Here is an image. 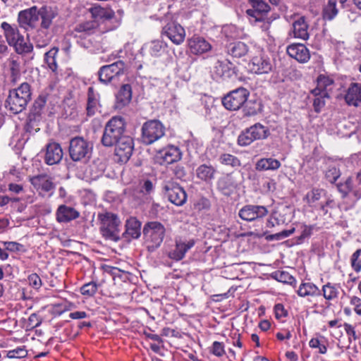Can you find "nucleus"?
<instances>
[{"instance_id":"nucleus-56","label":"nucleus","mask_w":361,"mask_h":361,"mask_svg":"<svg viewBox=\"0 0 361 361\" xmlns=\"http://www.w3.org/2000/svg\"><path fill=\"white\" fill-rule=\"evenodd\" d=\"M340 176V171L334 166L330 167L325 174L326 178L331 183H334Z\"/></svg>"},{"instance_id":"nucleus-45","label":"nucleus","mask_w":361,"mask_h":361,"mask_svg":"<svg viewBox=\"0 0 361 361\" xmlns=\"http://www.w3.org/2000/svg\"><path fill=\"white\" fill-rule=\"evenodd\" d=\"M49 306L51 307L49 311L55 316L61 314L67 310L66 305L62 299H59L57 302L49 301Z\"/></svg>"},{"instance_id":"nucleus-14","label":"nucleus","mask_w":361,"mask_h":361,"mask_svg":"<svg viewBox=\"0 0 361 361\" xmlns=\"http://www.w3.org/2000/svg\"><path fill=\"white\" fill-rule=\"evenodd\" d=\"M250 8L246 10V14L255 22H262L271 11L270 6L264 0H252Z\"/></svg>"},{"instance_id":"nucleus-12","label":"nucleus","mask_w":361,"mask_h":361,"mask_svg":"<svg viewBox=\"0 0 361 361\" xmlns=\"http://www.w3.org/2000/svg\"><path fill=\"white\" fill-rule=\"evenodd\" d=\"M161 36H166L173 44L179 45L184 42L185 29L177 22L171 20L162 27Z\"/></svg>"},{"instance_id":"nucleus-28","label":"nucleus","mask_w":361,"mask_h":361,"mask_svg":"<svg viewBox=\"0 0 361 361\" xmlns=\"http://www.w3.org/2000/svg\"><path fill=\"white\" fill-rule=\"evenodd\" d=\"M189 48L190 51L194 54H202L212 48L211 44L204 38L194 36L189 40Z\"/></svg>"},{"instance_id":"nucleus-46","label":"nucleus","mask_w":361,"mask_h":361,"mask_svg":"<svg viewBox=\"0 0 361 361\" xmlns=\"http://www.w3.org/2000/svg\"><path fill=\"white\" fill-rule=\"evenodd\" d=\"M98 289V285L94 281L84 284L80 288V293L82 295L90 298L95 295Z\"/></svg>"},{"instance_id":"nucleus-27","label":"nucleus","mask_w":361,"mask_h":361,"mask_svg":"<svg viewBox=\"0 0 361 361\" xmlns=\"http://www.w3.org/2000/svg\"><path fill=\"white\" fill-rule=\"evenodd\" d=\"M63 150L59 143L51 142L47 145V164H56L63 158Z\"/></svg>"},{"instance_id":"nucleus-64","label":"nucleus","mask_w":361,"mask_h":361,"mask_svg":"<svg viewBox=\"0 0 361 361\" xmlns=\"http://www.w3.org/2000/svg\"><path fill=\"white\" fill-rule=\"evenodd\" d=\"M2 244L4 245L6 250H8L11 252L20 251L21 249L20 247H22V245H20L19 243L11 241H4L2 242Z\"/></svg>"},{"instance_id":"nucleus-62","label":"nucleus","mask_w":361,"mask_h":361,"mask_svg":"<svg viewBox=\"0 0 361 361\" xmlns=\"http://www.w3.org/2000/svg\"><path fill=\"white\" fill-rule=\"evenodd\" d=\"M343 327L345 331L346 334L348 336V340L351 342L352 338L355 341L357 339V336L356 334L355 327L348 323H344Z\"/></svg>"},{"instance_id":"nucleus-13","label":"nucleus","mask_w":361,"mask_h":361,"mask_svg":"<svg viewBox=\"0 0 361 361\" xmlns=\"http://www.w3.org/2000/svg\"><path fill=\"white\" fill-rule=\"evenodd\" d=\"M165 194L168 200L176 206L183 205L187 200V195L184 189L178 184L168 181L164 185Z\"/></svg>"},{"instance_id":"nucleus-59","label":"nucleus","mask_w":361,"mask_h":361,"mask_svg":"<svg viewBox=\"0 0 361 361\" xmlns=\"http://www.w3.org/2000/svg\"><path fill=\"white\" fill-rule=\"evenodd\" d=\"M27 355V350L24 348L18 347L14 350H9L7 357L9 358H22Z\"/></svg>"},{"instance_id":"nucleus-38","label":"nucleus","mask_w":361,"mask_h":361,"mask_svg":"<svg viewBox=\"0 0 361 361\" xmlns=\"http://www.w3.org/2000/svg\"><path fill=\"white\" fill-rule=\"evenodd\" d=\"M228 53L234 57L240 58L247 54L248 47L242 42L231 43L228 47Z\"/></svg>"},{"instance_id":"nucleus-51","label":"nucleus","mask_w":361,"mask_h":361,"mask_svg":"<svg viewBox=\"0 0 361 361\" xmlns=\"http://www.w3.org/2000/svg\"><path fill=\"white\" fill-rule=\"evenodd\" d=\"M10 70L11 82L15 84L20 77V63L16 60H11Z\"/></svg>"},{"instance_id":"nucleus-36","label":"nucleus","mask_w":361,"mask_h":361,"mask_svg":"<svg viewBox=\"0 0 361 361\" xmlns=\"http://www.w3.org/2000/svg\"><path fill=\"white\" fill-rule=\"evenodd\" d=\"M154 192V184L149 179H145L140 182L139 184V197H142L144 200L148 201L151 200V195Z\"/></svg>"},{"instance_id":"nucleus-47","label":"nucleus","mask_w":361,"mask_h":361,"mask_svg":"<svg viewBox=\"0 0 361 361\" xmlns=\"http://www.w3.org/2000/svg\"><path fill=\"white\" fill-rule=\"evenodd\" d=\"M92 13L95 17L106 20H110L114 17V12L112 10L105 9L101 7L92 8Z\"/></svg>"},{"instance_id":"nucleus-54","label":"nucleus","mask_w":361,"mask_h":361,"mask_svg":"<svg viewBox=\"0 0 361 361\" xmlns=\"http://www.w3.org/2000/svg\"><path fill=\"white\" fill-rule=\"evenodd\" d=\"M324 192L323 190L321 189H312L311 191L307 193L306 198L307 202L309 204L314 203L318 201L321 197L322 193Z\"/></svg>"},{"instance_id":"nucleus-63","label":"nucleus","mask_w":361,"mask_h":361,"mask_svg":"<svg viewBox=\"0 0 361 361\" xmlns=\"http://www.w3.org/2000/svg\"><path fill=\"white\" fill-rule=\"evenodd\" d=\"M30 285L35 289H38L42 286V280L36 274H32L28 277Z\"/></svg>"},{"instance_id":"nucleus-9","label":"nucleus","mask_w":361,"mask_h":361,"mask_svg":"<svg viewBox=\"0 0 361 361\" xmlns=\"http://www.w3.org/2000/svg\"><path fill=\"white\" fill-rule=\"evenodd\" d=\"M250 96L249 91L239 87L231 91L222 98L223 106L229 111H237L243 106Z\"/></svg>"},{"instance_id":"nucleus-22","label":"nucleus","mask_w":361,"mask_h":361,"mask_svg":"<svg viewBox=\"0 0 361 361\" xmlns=\"http://www.w3.org/2000/svg\"><path fill=\"white\" fill-rule=\"evenodd\" d=\"M344 99L348 106L357 107L361 103V83H350L344 95Z\"/></svg>"},{"instance_id":"nucleus-53","label":"nucleus","mask_w":361,"mask_h":361,"mask_svg":"<svg viewBox=\"0 0 361 361\" xmlns=\"http://www.w3.org/2000/svg\"><path fill=\"white\" fill-rule=\"evenodd\" d=\"M275 278L280 282L285 283L292 284L293 283H295L296 280L293 276H292L289 273L286 271H278L275 273Z\"/></svg>"},{"instance_id":"nucleus-3","label":"nucleus","mask_w":361,"mask_h":361,"mask_svg":"<svg viewBox=\"0 0 361 361\" xmlns=\"http://www.w3.org/2000/svg\"><path fill=\"white\" fill-rule=\"evenodd\" d=\"M166 233L164 226L159 221L147 222L143 228L146 247L149 252H154L162 243Z\"/></svg>"},{"instance_id":"nucleus-29","label":"nucleus","mask_w":361,"mask_h":361,"mask_svg":"<svg viewBox=\"0 0 361 361\" xmlns=\"http://www.w3.org/2000/svg\"><path fill=\"white\" fill-rule=\"evenodd\" d=\"M116 107L122 109L128 105L132 99V88L129 84H125L121 86L116 94Z\"/></svg>"},{"instance_id":"nucleus-61","label":"nucleus","mask_w":361,"mask_h":361,"mask_svg":"<svg viewBox=\"0 0 361 361\" xmlns=\"http://www.w3.org/2000/svg\"><path fill=\"white\" fill-rule=\"evenodd\" d=\"M315 98L313 102L314 109L316 112H320L321 109L325 105L324 98H327V97H323L322 94H319L318 96H314Z\"/></svg>"},{"instance_id":"nucleus-26","label":"nucleus","mask_w":361,"mask_h":361,"mask_svg":"<svg viewBox=\"0 0 361 361\" xmlns=\"http://www.w3.org/2000/svg\"><path fill=\"white\" fill-rule=\"evenodd\" d=\"M194 245V240H190L188 242L176 240V247L174 250L169 252V257L172 259L179 261L185 257V253L192 247Z\"/></svg>"},{"instance_id":"nucleus-4","label":"nucleus","mask_w":361,"mask_h":361,"mask_svg":"<svg viewBox=\"0 0 361 361\" xmlns=\"http://www.w3.org/2000/svg\"><path fill=\"white\" fill-rule=\"evenodd\" d=\"M42 19V26L45 24V8H38L36 6L20 11L18 15L19 26L25 31H30L37 27L39 19Z\"/></svg>"},{"instance_id":"nucleus-31","label":"nucleus","mask_w":361,"mask_h":361,"mask_svg":"<svg viewBox=\"0 0 361 361\" xmlns=\"http://www.w3.org/2000/svg\"><path fill=\"white\" fill-rule=\"evenodd\" d=\"M297 293L300 297H319L322 295V292L319 288L313 283L304 282L302 283L298 290Z\"/></svg>"},{"instance_id":"nucleus-55","label":"nucleus","mask_w":361,"mask_h":361,"mask_svg":"<svg viewBox=\"0 0 361 361\" xmlns=\"http://www.w3.org/2000/svg\"><path fill=\"white\" fill-rule=\"evenodd\" d=\"M309 345L312 348H318L321 354H326L327 352L326 345L317 338H312L309 342Z\"/></svg>"},{"instance_id":"nucleus-49","label":"nucleus","mask_w":361,"mask_h":361,"mask_svg":"<svg viewBox=\"0 0 361 361\" xmlns=\"http://www.w3.org/2000/svg\"><path fill=\"white\" fill-rule=\"evenodd\" d=\"M314 226L312 225H302L301 226L302 231L301 234L297 237L296 242L298 244L303 243L305 238H310L314 230Z\"/></svg>"},{"instance_id":"nucleus-58","label":"nucleus","mask_w":361,"mask_h":361,"mask_svg":"<svg viewBox=\"0 0 361 361\" xmlns=\"http://www.w3.org/2000/svg\"><path fill=\"white\" fill-rule=\"evenodd\" d=\"M295 231V228H293L290 230H283V231L281 232H279V233H275V234H272V235H270L269 236L267 237V239L268 240H281V239H283L285 238H287L288 236H290L291 234H293Z\"/></svg>"},{"instance_id":"nucleus-57","label":"nucleus","mask_w":361,"mask_h":361,"mask_svg":"<svg viewBox=\"0 0 361 361\" xmlns=\"http://www.w3.org/2000/svg\"><path fill=\"white\" fill-rule=\"evenodd\" d=\"M96 24L94 22L88 21L83 23H80L77 25L75 30L79 32L90 33L94 28Z\"/></svg>"},{"instance_id":"nucleus-19","label":"nucleus","mask_w":361,"mask_h":361,"mask_svg":"<svg viewBox=\"0 0 361 361\" xmlns=\"http://www.w3.org/2000/svg\"><path fill=\"white\" fill-rule=\"evenodd\" d=\"M335 87L334 80L324 75H320L317 78V87L312 90V94L314 96H318L322 94L323 97L329 98L333 90Z\"/></svg>"},{"instance_id":"nucleus-35","label":"nucleus","mask_w":361,"mask_h":361,"mask_svg":"<svg viewBox=\"0 0 361 361\" xmlns=\"http://www.w3.org/2000/svg\"><path fill=\"white\" fill-rule=\"evenodd\" d=\"M99 106V94L94 91L93 87H90L87 92V114L89 116L95 114Z\"/></svg>"},{"instance_id":"nucleus-8","label":"nucleus","mask_w":361,"mask_h":361,"mask_svg":"<svg viewBox=\"0 0 361 361\" xmlns=\"http://www.w3.org/2000/svg\"><path fill=\"white\" fill-rule=\"evenodd\" d=\"M92 147L81 137H75L70 141L69 154L74 161H85L90 158Z\"/></svg>"},{"instance_id":"nucleus-33","label":"nucleus","mask_w":361,"mask_h":361,"mask_svg":"<svg viewBox=\"0 0 361 361\" xmlns=\"http://www.w3.org/2000/svg\"><path fill=\"white\" fill-rule=\"evenodd\" d=\"M1 27L4 30L6 41L10 46H12L22 36L16 27H13L6 22H3Z\"/></svg>"},{"instance_id":"nucleus-41","label":"nucleus","mask_w":361,"mask_h":361,"mask_svg":"<svg viewBox=\"0 0 361 361\" xmlns=\"http://www.w3.org/2000/svg\"><path fill=\"white\" fill-rule=\"evenodd\" d=\"M338 13V10L336 8V1L335 0H329L327 4L323 8V18L324 20H331L337 16Z\"/></svg>"},{"instance_id":"nucleus-7","label":"nucleus","mask_w":361,"mask_h":361,"mask_svg":"<svg viewBox=\"0 0 361 361\" xmlns=\"http://www.w3.org/2000/svg\"><path fill=\"white\" fill-rule=\"evenodd\" d=\"M141 131L142 142L149 145L164 136L165 127L159 120H149L143 123Z\"/></svg>"},{"instance_id":"nucleus-52","label":"nucleus","mask_w":361,"mask_h":361,"mask_svg":"<svg viewBox=\"0 0 361 361\" xmlns=\"http://www.w3.org/2000/svg\"><path fill=\"white\" fill-rule=\"evenodd\" d=\"M361 255V249H357L351 256L350 264L353 269L358 273L361 271V259L359 257Z\"/></svg>"},{"instance_id":"nucleus-20","label":"nucleus","mask_w":361,"mask_h":361,"mask_svg":"<svg viewBox=\"0 0 361 361\" xmlns=\"http://www.w3.org/2000/svg\"><path fill=\"white\" fill-rule=\"evenodd\" d=\"M161 164H171L181 159V152L178 147L170 145L161 149L157 154Z\"/></svg>"},{"instance_id":"nucleus-40","label":"nucleus","mask_w":361,"mask_h":361,"mask_svg":"<svg viewBox=\"0 0 361 361\" xmlns=\"http://www.w3.org/2000/svg\"><path fill=\"white\" fill-rule=\"evenodd\" d=\"M217 187L224 195H229L235 188V185L230 176H226L218 180Z\"/></svg>"},{"instance_id":"nucleus-10","label":"nucleus","mask_w":361,"mask_h":361,"mask_svg":"<svg viewBox=\"0 0 361 361\" xmlns=\"http://www.w3.org/2000/svg\"><path fill=\"white\" fill-rule=\"evenodd\" d=\"M247 66L252 73L257 75L269 74L274 70V62L269 55L259 53L250 59Z\"/></svg>"},{"instance_id":"nucleus-1","label":"nucleus","mask_w":361,"mask_h":361,"mask_svg":"<svg viewBox=\"0 0 361 361\" xmlns=\"http://www.w3.org/2000/svg\"><path fill=\"white\" fill-rule=\"evenodd\" d=\"M30 99V86L27 82H23L17 88L9 90L4 106L10 113L18 114L25 109Z\"/></svg>"},{"instance_id":"nucleus-16","label":"nucleus","mask_w":361,"mask_h":361,"mask_svg":"<svg viewBox=\"0 0 361 361\" xmlns=\"http://www.w3.org/2000/svg\"><path fill=\"white\" fill-rule=\"evenodd\" d=\"M45 96L40 94L35 101L30 114L29 127L33 128L35 132L39 130L38 123L42 119V116L44 112Z\"/></svg>"},{"instance_id":"nucleus-17","label":"nucleus","mask_w":361,"mask_h":361,"mask_svg":"<svg viewBox=\"0 0 361 361\" xmlns=\"http://www.w3.org/2000/svg\"><path fill=\"white\" fill-rule=\"evenodd\" d=\"M308 29L309 25L305 17L300 16L293 21L288 35L293 38L307 40L310 37Z\"/></svg>"},{"instance_id":"nucleus-15","label":"nucleus","mask_w":361,"mask_h":361,"mask_svg":"<svg viewBox=\"0 0 361 361\" xmlns=\"http://www.w3.org/2000/svg\"><path fill=\"white\" fill-rule=\"evenodd\" d=\"M268 214L267 209L259 205H245L239 211L238 216L244 221H252L262 219Z\"/></svg>"},{"instance_id":"nucleus-39","label":"nucleus","mask_w":361,"mask_h":361,"mask_svg":"<svg viewBox=\"0 0 361 361\" xmlns=\"http://www.w3.org/2000/svg\"><path fill=\"white\" fill-rule=\"evenodd\" d=\"M149 54L153 56H161L167 47V44L163 40L155 39L147 44Z\"/></svg>"},{"instance_id":"nucleus-2","label":"nucleus","mask_w":361,"mask_h":361,"mask_svg":"<svg viewBox=\"0 0 361 361\" xmlns=\"http://www.w3.org/2000/svg\"><path fill=\"white\" fill-rule=\"evenodd\" d=\"M126 130V122L121 116H114L104 128L102 143L106 147H111L123 137Z\"/></svg>"},{"instance_id":"nucleus-60","label":"nucleus","mask_w":361,"mask_h":361,"mask_svg":"<svg viewBox=\"0 0 361 361\" xmlns=\"http://www.w3.org/2000/svg\"><path fill=\"white\" fill-rule=\"evenodd\" d=\"M211 352L217 357H221L225 354L224 344L219 341H214L212 344Z\"/></svg>"},{"instance_id":"nucleus-48","label":"nucleus","mask_w":361,"mask_h":361,"mask_svg":"<svg viewBox=\"0 0 361 361\" xmlns=\"http://www.w3.org/2000/svg\"><path fill=\"white\" fill-rule=\"evenodd\" d=\"M58 51V48L54 47L49 51H47V64L54 73L56 72L57 68L56 56L57 55Z\"/></svg>"},{"instance_id":"nucleus-32","label":"nucleus","mask_w":361,"mask_h":361,"mask_svg":"<svg viewBox=\"0 0 361 361\" xmlns=\"http://www.w3.org/2000/svg\"><path fill=\"white\" fill-rule=\"evenodd\" d=\"M197 177L205 182H209L214 178L216 169L210 164H201L196 169Z\"/></svg>"},{"instance_id":"nucleus-34","label":"nucleus","mask_w":361,"mask_h":361,"mask_svg":"<svg viewBox=\"0 0 361 361\" xmlns=\"http://www.w3.org/2000/svg\"><path fill=\"white\" fill-rule=\"evenodd\" d=\"M281 163L278 159L273 158H262L255 164L257 171H275L281 167Z\"/></svg>"},{"instance_id":"nucleus-5","label":"nucleus","mask_w":361,"mask_h":361,"mask_svg":"<svg viewBox=\"0 0 361 361\" xmlns=\"http://www.w3.org/2000/svg\"><path fill=\"white\" fill-rule=\"evenodd\" d=\"M101 221L100 231L106 239L118 242L121 240L119 227L121 221L117 214L111 212H104L99 214Z\"/></svg>"},{"instance_id":"nucleus-21","label":"nucleus","mask_w":361,"mask_h":361,"mask_svg":"<svg viewBox=\"0 0 361 361\" xmlns=\"http://www.w3.org/2000/svg\"><path fill=\"white\" fill-rule=\"evenodd\" d=\"M126 230L122 233L121 238L127 241L132 239H137L141 235V222L135 217H130L126 221Z\"/></svg>"},{"instance_id":"nucleus-18","label":"nucleus","mask_w":361,"mask_h":361,"mask_svg":"<svg viewBox=\"0 0 361 361\" xmlns=\"http://www.w3.org/2000/svg\"><path fill=\"white\" fill-rule=\"evenodd\" d=\"M288 55L301 63H307L310 59V53L307 47L300 43H293L286 48Z\"/></svg>"},{"instance_id":"nucleus-50","label":"nucleus","mask_w":361,"mask_h":361,"mask_svg":"<svg viewBox=\"0 0 361 361\" xmlns=\"http://www.w3.org/2000/svg\"><path fill=\"white\" fill-rule=\"evenodd\" d=\"M243 108L244 115L246 116H254L257 114V104L255 102L247 100Z\"/></svg>"},{"instance_id":"nucleus-37","label":"nucleus","mask_w":361,"mask_h":361,"mask_svg":"<svg viewBox=\"0 0 361 361\" xmlns=\"http://www.w3.org/2000/svg\"><path fill=\"white\" fill-rule=\"evenodd\" d=\"M341 288L338 283H331L328 282L322 286V295L327 300H332L338 298L339 294V288Z\"/></svg>"},{"instance_id":"nucleus-25","label":"nucleus","mask_w":361,"mask_h":361,"mask_svg":"<svg viewBox=\"0 0 361 361\" xmlns=\"http://www.w3.org/2000/svg\"><path fill=\"white\" fill-rule=\"evenodd\" d=\"M213 74L216 78L226 80L233 77L235 72L231 63L218 61L214 68Z\"/></svg>"},{"instance_id":"nucleus-42","label":"nucleus","mask_w":361,"mask_h":361,"mask_svg":"<svg viewBox=\"0 0 361 361\" xmlns=\"http://www.w3.org/2000/svg\"><path fill=\"white\" fill-rule=\"evenodd\" d=\"M12 47H13L16 51L20 54L29 53L32 49L31 44L26 42L23 35L13 44Z\"/></svg>"},{"instance_id":"nucleus-24","label":"nucleus","mask_w":361,"mask_h":361,"mask_svg":"<svg viewBox=\"0 0 361 361\" xmlns=\"http://www.w3.org/2000/svg\"><path fill=\"white\" fill-rule=\"evenodd\" d=\"M338 191L342 194L343 198L351 192L356 200L361 198V186H354L351 177H348L343 183H339L336 185Z\"/></svg>"},{"instance_id":"nucleus-11","label":"nucleus","mask_w":361,"mask_h":361,"mask_svg":"<svg viewBox=\"0 0 361 361\" xmlns=\"http://www.w3.org/2000/svg\"><path fill=\"white\" fill-rule=\"evenodd\" d=\"M125 70L126 64L121 60L103 66L98 71L99 81L104 84H108L117 80L120 75L124 74Z\"/></svg>"},{"instance_id":"nucleus-44","label":"nucleus","mask_w":361,"mask_h":361,"mask_svg":"<svg viewBox=\"0 0 361 361\" xmlns=\"http://www.w3.org/2000/svg\"><path fill=\"white\" fill-rule=\"evenodd\" d=\"M220 163L224 165L231 166L232 167H238L241 163L240 159L230 154H222L219 159Z\"/></svg>"},{"instance_id":"nucleus-43","label":"nucleus","mask_w":361,"mask_h":361,"mask_svg":"<svg viewBox=\"0 0 361 361\" xmlns=\"http://www.w3.org/2000/svg\"><path fill=\"white\" fill-rule=\"evenodd\" d=\"M31 184L39 192V195H44L45 192V175L39 174L30 178Z\"/></svg>"},{"instance_id":"nucleus-6","label":"nucleus","mask_w":361,"mask_h":361,"mask_svg":"<svg viewBox=\"0 0 361 361\" xmlns=\"http://www.w3.org/2000/svg\"><path fill=\"white\" fill-rule=\"evenodd\" d=\"M269 135L270 130L267 126L260 123H256L240 133L238 137V144L242 147L248 146L254 141L265 140Z\"/></svg>"},{"instance_id":"nucleus-30","label":"nucleus","mask_w":361,"mask_h":361,"mask_svg":"<svg viewBox=\"0 0 361 361\" xmlns=\"http://www.w3.org/2000/svg\"><path fill=\"white\" fill-rule=\"evenodd\" d=\"M80 213L74 208L61 205L56 212V219L59 222H68L78 218Z\"/></svg>"},{"instance_id":"nucleus-23","label":"nucleus","mask_w":361,"mask_h":361,"mask_svg":"<svg viewBox=\"0 0 361 361\" xmlns=\"http://www.w3.org/2000/svg\"><path fill=\"white\" fill-rule=\"evenodd\" d=\"M115 145L116 155L126 159L130 157L133 151V140L130 137L124 135Z\"/></svg>"}]
</instances>
